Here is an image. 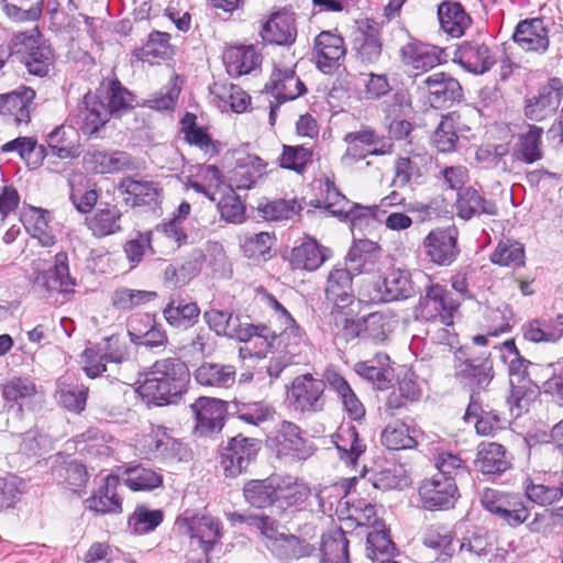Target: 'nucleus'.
<instances>
[{
	"label": "nucleus",
	"mask_w": 563,
	"mask_h": 563,
	"mask_svg": "<svg viewBox=\"0 0 563 563\" xmlns=\"http://www.w3.org/2000/svg\"><path fill=\"white\" fill-rule=\"evenodd\" d=\"M189 380V368L180 357H164L148 368L139 393L155 405H168L176 402L187 391Z\"/></svg>",
	"instance_id": "f257e3e1"
},
{
	"label": "nucleus",
	"mask_w": 563,
	"mask_h": 563,
	"mask_svg": "<svg viewBox=\"0 0 563 563\" xmlns=\"http://www.w3.org/2000/svg\"><path fill=\"white\" fill-rule=\"evenodd\" d=\"M454 376L472 394L481 395V390L494 378L493 361L485 353H477L471 346H462L454 353Z\"/></svg>",
	"instance_id": "f03ea898"
},
{
	"label": "nucleus",
	"mask_w": 563,
	"mask_h": 563,
	"mask_svg": "<svg viewBox=\"0 0 563 563\" xmlns=\"http://www.w3.org/2000/svg\"><path fill=\"white\" fill-rule=\"evenodd\" d=\"M284 329L277 333L266 324H257L255 338L260 341V350L256 354L265 355L267 352H278L284 357L296 358L307 349V338L305 332L297 324L295 319H288L283 324Z\"/></svg>",
	"instance_id": "7ed1b4c3"
},
{
	"label": "nucleus",
	"mask_w": 563,
	"mask_h": 563,
	"mask_svg": "<svg viewBox=\"0 0 563 563\" xmlns=\"http://www.w3.org/2000/svg\"><path fill=\"white\" fill-rule=\"evenodd\" d=\"M501 358L508 366L511 393L508 397L510 410L517 408L516 416H520L523 401H528L533 394V383L529 378L528 367L531 363L520 355L515 341L507 340L501 347Z\"/></svg>",
	"instance_id": "20e7f679"
},
{
	"label": "nucleus",
	"mask_w": 563,
	"mask_h": 563,
	"mask_svg": "<svg viewBox=\"0 0 563 563\" xmlns=\"http://www.w3.org/2000/svg\"><path fill=\"white\" fill-rule=\"evenodd\" d=\"M482 507L510 528H518L530 517V509L518 493L485 488L479 494Z\"/></svg>",
	"instance_id": "39448f33"
},
{
	"label": "nucleus",
	"mask_w": 563,
	"mask_h": 563,
	"mask_svg": "<svg viewBox=\"0 0 563 563\" xmlns=\"http://www.w3.org/2000/svg\"><path fill=\"white\" fill-rule=\"evenodd\" d=\"M15 56L29 74L45 77L54 64L52 47L33 33H14Z\"/></svg>",
	"instance_id": "423d86ee"
},
{
	"label": "nucleus",
	"mask_w": 563,
	"mask_h": 563,
	"mask_svg": "<svg viewBox=\"0 0 563 563\" xmlns=\"http://www.w3.org/2000/svg\"><path fill=\"white\" fill-rule=\"evenodd\" d=\"M325 383L311 374L297 376L287 391L289 405L299 412H319L323 410Z\"/></svg>",
	"instance_id": "0eeeda50"
},
{
	"label": "nucleus",
	"mask_w": 563,
	"mask_h": 563,
	"mask_svg": "<svg viewBox=\"0 0 563 563\" xmlns=\"http://www.w3.org/2000/svg\"><path fill=\"white\" fill-rule=\"evenodd\" d=\"M456 302L451 292L439 284L429 286L426 295L420 298L416 308L418 319L424 321H439L441 324L453 323V313L456 311Z\"/></svg>",
	"instance_id": "6e6552de"
},
{
	"label": "nucleus",
	"mask_w": 563,
	"mask_h": 563,
	"mask_svg": "<svg viewBox=\"0 0 563 563\" xmlns=\"http://www.w3.org/2000/svg\"><path fill=\"white\" fill-rule=\"evenodd\" d=\"M260 442L254 438L238 434L231 438L220 454V465L227 477H236L244 473L255 461Z\"/></svg>",
	"instance_id": "1a4fd4ad"
},
{
	"label": "nucleus",
	"mask_w": 563,
	"mask_h": 563,
	"mask_svg": "<svg viewBox=\"0 0 563 563\" xmlns=\"http://www.w3.org/2000/svg\"><path fill=\"white\" fill-rule=\"evenodd\" d=\"M526 498L540 507H549L563 500L562 476L551 472H532L522 481Z\"/></svg>",
	"instance_id": "9d476101"
},
{
	"label": "nucleus",
	"mask_w": 563,
	"mask_h": 563,
	"mask_svg": "<svg viewBox=\"0 0 563 563\" xmlns=\"http://www.w3.org/2000/svg\"><path fill=\"white\" fill-rule=\"evenodd\" d=\"M347 144L342 161L347 164L356 163L367 156H382L391 152L393 144L379 136L373 129L362 126L358 131L346 133Z\"/></svg>",
	"instance_id": "9b49d317"
},
{
	"label": "nucleus",
	"mask_w": 563,
	"mask_h": 563,
	"mask_svg": "<svg viewBox=\"0 0 563 563\" xmlns=\"http://www.w3.org/2000/svg\"><path fill=\"white\" fill-rule=\"evenodd\" d=\"M267 443L278 456L306 460L312 454V446L301 435V429L294 422L280 421L267 437Z\"/></svg>",
	"instance_id": "f8f14e48"
},
{
	"label": "nucleus",
	"mask_w": 563,
	"mask_h": 563,
	"mask_svg": "<svg viewBox=\"0 0 563 563\" xmlns=\"http://www.w3.org/2000/svg\"><path fill=\"white\" fill-rule=\"evenodd\" d=\"M422 507L427 510H448L453 508L460 498L456 481L442 474H434L422 481L419 486Z\"/></svg>",
	"instance_id": "ddd939ff"
},
{
	"label": "nucleus",
	"mask_w": 563,
	"mask_h": 563,
	"mask_svg": "<svg viewBox=\"0 0 563 563\" xmlns=\"http://www.w3.org/2000/svg\"><path fill=\"white\" fill-rule=\"evenodd\" d=\"M459 230L455 225L437 228L424 238L422 245L430 261L439 266H450L460 254Z\"/></svg>",
	"instance_id": "4468645a"
},
{
	"label": "nucleus",
	"mask_w": 563,
	"mask_h": 563,
	"mask_svg": "<svg viewBox=\"0 0 563 563\" xmlns=\"http://www.w3.org/2000/svg\"><path fill=\"white\" fill-rule=\"evenodd\" d=\"M203 320L217 335L240 342L253 340L257 330V324L243 321L240 316L228 310L211 308L203 312Z\"/></svg>",
	"instance_id": "2eb2a0df"
},
{
	"label": "nucleus",
	"mask_w": 563,
	"mask_h": 563,
	"mask_svg": "<svg viewBox=\"0 0 563 563\" xmlns=\"http://www.w3.org/2000/svg\"><path fill=\"white\" fill-rule=\"evenodd\" d=\"M195 417V433L200 437H209L219 433L223 427L228 413L227 402L212 397H199L190 405Z\"/></svg>",
	"instance_id": "dca6fc26"
},
{
	"label": "nucleus",
	"mask_w": 563,
	"mask_h": 563,
	"mask_svg": "<svg viewBox=\"0 0 563 563\" xmlns=\"http://www.w3.org/2000/svg\"><path fill=\"white\" fill-rule=\"evenodd\" d=\"M453 62L474 75H484L496 64L495 53L481 38L465 40L454 52Z\"/></svg>",
	"instance_id": "f3484780"
},
{
	"label": "nucleus",
	"mask_w": 563,
	"mask_h": 563,
	"mask_svg": "<svg viewBox=\"0 0 563 563\" xmlns=\"http://www.w3.org/2000/svg\"><path fill=\"white\" fill-rule=\"evenodd\" d=\"M543 129L527 124L511 136L510 155L514 162L526 165L534 164L543 158Z\"/></svg>",
	"instance_id": "a211bd4d"
},
{
	"label": "nucleus",
	"mask_w": 563,
	"mask_h": 563,
	"mask_svg": "<svg viewBox=\"0 0 563 563\" xmlns=\"http://www.w3.org/2000/svg\"><path fill=\"white\" fill-rule=\"evenodd\" d=\"M432 163L428 153H413L395 161L391 185L397 188L417 186L424 183Z\"/></svg>",
	"instance_id": "6ab92c4d"
},
{
	"label": "nucleus",
	"mask_w": 563,
	"mask_h": 563,
	"mask_svg": "<svg viewBox=\"0 0 563 563\" xmlns=\"http://www.w3.org/2000/svg\"><path fill=\"white\" fill-rule=\"evenodd\" d=\"M350 267H333L327 278L325 299L332 305L334 313L349 309L354 303L353 276Z\"/></svg>",
	"instance_id": "aec40b11"
},
{
	"label": "nucleus",
	"mask_w": 563,
	"mask_h": 563,
	"mask_svg": "<svg viewBox=\"0 0 563 563\" xmlns=\"http://www.w3.org/2000/svg\"><path fill=\"white\" fill-rule=\"evenodd\" d=\"M511 38L528 53L544 54L550 46L549 29L540 18L519 21Z\"/></svg>",
	"instance_id": "412c9836"
},
{
	"label": "nucleus",
	"mask_w": 563,
	"mask_h": 563,
	"mask_svg": "<svg viewBox=\"0 0 563 563\" xmlns=\"http://www.w3.org/2000/svg\"><path fill=\"white\" fill-rule=\"evenodd\" d=\"M110 115L103 101L86 95L76 111L71 113L70 120L84 134L92 135L106 124Z\"/></svg>",
	"instance_id": "4be33fe9"
},
{
	"label": "nucleus",
	"mask_w": 563,
	"mask_h": 563,
	"mask_svg": "<svg viewBox=\"0 0 563 563\" xmlns=\"http://www.w3.org/2000/svg\"><path fill=\"white\" fill-rule=\"evenodd\" d=\"M428 100L433 108H446L463 98V90L457 79L445 73H434L423 81Z\"/></svg>",
	"instance_id": "5701e85b"
},
{
	"label": "nucleus",
	"mask_w": 563,
	"mask_h": 563,
	"mask_svg": "<svg viewBox=\"0 0 563 563\" xmlns=\"http://www.w3.org/2000/svg\"><path fill=\"white\" fill-rule=\"evenodd\" d=\"M353 49L364 64H375L382 56L383 44L379 24L374 20L363 21L354 33Z\"/></svg>",
	"instance_id": "b1692460"
},
{
	"label": "nucleus",
	"mask_w": 563,
	"mask_h": 563,
	"mask_svg": "<svg viewBox=\"0 0 563 563\" xmlns=\"http://www.w3.org/2000/svg\"><path fill=\"white\" fill-rule=\"evenodd\" d=\"M317 67L324 74H332L345 56L344 41L331 32H321L314 40Z\"/></svg>",
	"instance_id": "393cba45"
},
{
	"label": "nucleus",
	"mask_w": 563,
	"mask_h": 563,
	"mask_svg": "<svg viewBox=\"0 0 563 563\" xmlns=\"http://www.w3.org/2000/svg\"><path fill=\"white\" fill-rule=\"evenodd\" d=\"M117 188L125 195V205L132 208L156 205L162 191L158 183L133 177L122 178Z\"/></svg>",
	"instance_id": "a878e982"
},
{
	"label": "nucleus",
	"mask_w": 563,
	"mask_h": 563,
	"mask_svg": "<svg viewBox=\"0 0 563 563\" xmlns=\"http://www.w3.org/2000/svg\"><path fill=\"white\" fill-rule=\"evenodd\" d=\"M401 63L418 73H427L441 62V49L419 41H410L401 46Z\"/></svg>",
	"instance_id": "bb28decb"
},
{
	"label": "nucleus",
	"mask_w": 563,
	"mask_h": 563,
	"mask_svg": "<svg viewBox=\"0 0 563 563\" xmlns=\"http://www.w3.org/2000/svg\"><path fill=\"white\" fill-rule=\"evenodd\" d=\"M265 88L271 90L279 103L295 100L307 92L305 84L292 67H275Z\"/></svg>",
	"instance_id": "cd10ccee"
},
{
	"label": "nucleus",
	"mask_w": 563,
	"mask_h": 563,
	"mask_svg": "<svg viewBox=\"0 0 563 563\" xmlns=\"http://www.w3.org/2000/svg\"><path fill=\"white\" fill-rule=\"evenodd\" d=\"M195 382L203 387L213 389H229L234 386L236 380V368L234 365L202 362L194 371Z\"/></svg>",
	"instance_id": "c85d7f7f"
},
{
	"label": "nucleus",
	"mask_w": 563,
	"mask_h": 563,
	"mask_svg": "<svg viewBox=\"0 0 563 563\" xmlns=\"http://www.w3.org/2000/svg\"><path fill=\"white\" fill-rule=\"evenodd\" d=\"M46 152L60 159L79 156L80 137L76 128L59 125L51 131L45 139Z\"/></svg>",
	"instance_id": "c756f323"
},
{
	"label": "nucleus",
	"mask_w": 563,
	"mask_h": 563,
	"mask_svg": "<svg viewBox=\"0 0 563 563\" xmlns=\"http://www.w3.org/2000/svg\"><path fill=\"white\" fill-rule=\"evenodd\" d=\"M264 42L268 44L289 46L295 43L297 30L292 14L277 12L273 14L263 25L260 32Z\"/></svg>",
	"instance_id": "7c9ffc66"
},
{
	"label": "nucleus",
	"mask_w": 563,
	"mask_h": 563,
	"mask_svg": "<svg viewBox=\"0 0 563 563\" xmlns=\"http://www.w3.org/2000/svg\"><path fill=\"white\" fill-rule=\"evenodd\" d=\"M35 283L47 291L70 292L76 285L69 274L68 256L65 252L55 255L54 266L40 273Z\"/></svg>",
	"instance_id": "2f4dec72"
},
{
	"label": "nucleus",
	"mask_w": 563,
	"mask_h": 563,
	"mask_svg": "<svg viewBox=\"0 0 563 563\" xmlns=\"http://www.w3.org/2000/svg\"><path fill=\"white\" fill-rule=\"evenodd\" d=\"M438 18L441 30L454 38L463 36L472 24V18L456 1H442L438 5Z\"/></svg>",
	"instance_id": "473e14b6"
},
{
	"label": "nucleus",
	"mask_w": 563,
	"mask_h": 563,
	"mask_svg": "<svg viewBox=\"0 0 563 563\" xmlns=\"http://www.w3.org/2000/svg\"><path fill=\"white\" fill-rule=\"evenodd\" d=\"M331 441L335 445L340 459L347 465H355L366 450V444L360 438L355 426L351 423H342L331 435Z\"/></svg>",
	"instance_id": "72a5a7b5"
},
{
	"label": "nucleus",
	"mask_w": 563,
	"mask_h": 563,
	"mask_svg": "<svg viewBox=\"0 0 563 563\" xmlns=\"http://www.w3.org/2000/svg\"><path fill=\"white\" fill-rule=\"evenodd\" d=\"M475 466L483 474L499 475L511 466V462L504 445L496 442H482L477 448Z\"/></svg>",
	"instance_id": "f704fd0d"
},
{
	"label": "nucleus",
	"mask_w": 563,
	"mask_h": 563,
	"mask_svg": "<svg viewBox=\"0 0 563 563\" xmlns=\"http://www.w3.org/2000/svg\"><path fill=\"white\" fill-rule=\"evenodd\" d=\"M382 256V247L374 241L361 239L354 241L347 255L346 263L354 274L360 275L374 271Z\"/></svg>",
	"instance_id": "c9c22d12"
},
{
	"label": "nucleus",
	"mask_w": 563,
	"mask_h": 563,
	"mask_svg": "<svg viewBox=\"0 0 563 563\" xmlns=\"http://www.w3.org/2000/svg\"><path fill=\"white\" fill-rule=\"evenodd\" d=\"M277 489L278 476H269L264 479H250L244 484L243 496L245 501L254 508H276Z\"/></svg>",
	"instance_id": "e433bc0d"
},
{
	"label": "nucleus",
	"mask_w": 563,
	"mask_h": 563,
	"mask_svg": "<svg viewBox=\"0 0 563 563\" xmlns=\"http://www.w3.org/2000/svg\"><path fill=\"white\" fill-rule=\"evenodd\" d=\"M85 163L98 174H112L134 167L131 155L122 151L111 153L99 150L88 151Z\"/></svg>",
	"instance_id": "4c0bfd02"
},
{
	"label": "nucleus",
	"mask_w": 563,
	"mask_h": 563,
	"mask_svg": "<svg viewBox=\"0 0 563 563\" xmlns=\"http://www.w3.org/2000/svg\"><path fill=\"white\" fill-rule=\"evenodd\" d=\"M472 418L475 419L476 432L481 435H492L503 428L498 412L484 406L478 393L471 394L470 404L464 415L466 421Z\"/></svg>",
	"instance_id": "58836bf2"
},
{
	"label": "nucleus",
	"mask_w": 563,
	"mask_h": 563,
	"mask_svg": "<svg viewBox=\"0 0 563 563\" xmlns=\"http://www.w3.org/2000/svg\"><path fill=\"white\" fill-rule=\"evenodd\" d=\"M331 255L330 249L322 246L313 239H308L292 249L290 264L294 268L313 272Z\"/></svg>",
	"instance_id": "ea45409f"
},
{
	"label": "nucleus",
	"mask_w": 563,
	"mask_h": 563,
	"mask_svg": "<svg viewBox=\"0 0 563 563\" xmlns=\"http://www.w3.org/2000/svg\"><path fill=\"white\" fill-rule=\"evenodd\" d=\"M267 164L256 155H247L239 159L230 172V186L236 189H250L265 174Z\"/></svg>",
	"instance_id": "a19ab883"
},
{
	"label": "nucleus",
	"mask_w": 563,
	"mask_h": 563,
	"mask_svg": "<svg viewBox=\"0 0 563 563\" xmlns=\"http://www.w3.org/2000/svg\"><path fill=\"white\" fill-rule=\"evenodd\" d=\"M223 62L231 77L250 74L261 65L262 56L254 46H234L225 51Z\"/></svg>",
	"instance_id": "79ce46f5"
},
{
	"label": "nucleus",
	"mask_w": 563,
	"mask_h": 563,
	"mask_svg": "<svg viewBox=\"0 0 563 563\" xmlns=\"http://www.w3.org/2000/svg\"><path fill=\"white\" fill-rule=\"evenodd\" d=\"M119 484L118 476L108 475L98 490L87 499V507L98 514L120 512L122 499L117 493Z\"/></svg>",
	"instance_id": "37998d69"
},
{
	"label": "nucleus",
	"mask_w": 563,
	"mask_h": 563,
	"mask_svg": "<svg viewBox=\"0 0 563 563\" xmlns=\"http://www.w3.org/2000/svg\"><path fill=\"white\" fill-rule=\"evenodd\" d=\"M456 209L457 216L465 220L481 214H497L495 202L487 200L473 187L464 188L457 192Z\"/></svg>",
	"instance_id": "c03bdc74"
},
{
	"label": "nucleus",
	"mask_w": 563,
	"mask_h": 563,
	"mask_svg": "<svg viewBox=\"0 0 563 563\" xmlns=\"http://www.w3.org/2000/svg\"><path fill=\"white\" fill-rule=\"evenodd\" d=\"M560 89L552 84L539 89L538 95L528 99L525 107V114L533 121H541L558 108L561 98Z\"/></svg>",
	"instance_id": "a18cd8bd"
},
{
	"label": "nucleus",
	"mask_w": 563,
	"mask_h": 563,
	"mask_svg": "<svg viewBox=\"0 0 563 563\" xmlns=\"http://www.w3.org/2000/svg\"><path fill=\"white\" fill-rule=\"evenodd\" d=\"M187 532L191 538H196L208 553L221 538V523L211 516L195 515L187 522Z\"/></svg>",
	"instance_id": "49530a36"
},
{
	"label": "nucleus",
	"mask_w": 563,
	"mask_h": 563,
	"mask_svg": "<svg viewBox=\"0 0 563 563\" xmlns=\"http://www.w3.org/2000/svg\"><path fill=\"white\" fill-rule=\"evenodd\" d=\"M383 285V298L385 301L407 299L416 294L411 273L408 269H390L385 276Z\"/></svg>",
	"instance_id": "de8ad7c7"
},
{
	"label": "nucleus",
	"mask_w": 563,
	"mask_h": 563,
	"mask_svg": "<svg viewBox=\"0 0 563 563\" xmlns=\"http://www.w3.org/2000/svg\"><path fill=\"white\" fill-rule=\"evenodd\" d=\"M24 228L33 239H37L41 245L52 246L56 243V236L49 227V214L46 210L30 207L22 216Z\"/></svg>",
	"instance_id": "09e8293b"
},
{
	"label": "nucleus",
	"mask_w": 563,
	"mask_h": 563,
	"mask_svg": "<svg viewBox=\"0 0 563 563\" xmlns=\"http://www.w3.org/2000/svg\"><path fill=\"white\" fill-rule=\"evenodd\" d=\"M35 96V90L26 86H21L9 92L7 117L16 125L27 124L31 120Z\"/></svg>",
	"instance_id": "8fccbe9b"
},
{
	"label": "nucleus",
	"mask_w": 563,
	"mask_h": 563,
	"mask_svg": "<svg viewBox=\"0 0 563 563\" xmlns=\"http://www.w3.org/2000/svg\"><path fill=\"white\" fill-rule=\"evenodd\" d=\"M277 490L276 509L279 511L300 507L310 495V488L305 483L292 481L290 477L278 476Z\"/></svg>",
	"instance_id": "3c124183"
},
{
	"label": "nucleus",
	"mask_w": 563,
	"mask_h": 563,
	"mask_svg": "<svg viewBox=\"0 0 563 563\" xmlns=\"http://www.w3.org/2000/svg\"><path fill=\"white\" fill-rule=\"evenodd\" d=\"M200 314L196 302H187L180 298H173L163 310L166 322L174 328L187 329L192 327Z\"/></svg>",
	"instance_id": "603ef678"
},
{
	"label": "nucleus",
	"mask_w": 563,
	"mask_h": 563,
	"mask_svg": "<svg viewBox=\"0 0 563 563\" xmlns=\"http://www.w3.org/2000/svg\"><path fill=\"white\" fill-rule=\"evenodd\" d=\"M121 211L112 206L96 210L86 218V223L93 236L104 238L121 231Z\"/></svg>",
	"instance_id": "864d4df0"
},
{
	"label": "nucleus",
	"mask_w": 563,
	"mask_h": 563,
	"mask_svg": "<svg viewBox=\"0 0 563 563\" xmlns=\"http://www.w3.org/2000/svg\"><path fill=\"white\" fill-rule=\"evenodd\" d=\"M268 548L282 562L307 558L314 551V547L306 540L286 533L282 536L278 542L272 543Z\"/></svg>",
	"instance_id": "5fc2aeb1"
},
{
	"label": "nucleus",
	"mask_w": 563,
	"mask_h": 563,
	"mask_svg": "<svg viewBox=\"0 0 563 563\" xmlns=\"http://www.w3.org/2000/svg\"><path fill=\"white\" fill-rule=\"evenodd\" d=\"M388 362L389 356L387 354H377L373 360L357 362L354 365V371L378 389H386L390 383Z\"/></svg>",
	"instance_id": "6e6d98bb"
},
{
	"label": "nucleus",
	"mask_w": 563,
	"mask_h": 563,
	"mask_svg": "<svg viewBox=\"0 0 563 563\" xmlns=\"http://www.w3.org/2000/svg\"><path fill=\"white\" fill-rule=\"evenodd\" d=\"M320 563H350L349 540L340 528L322 537Z\"/></svg>",
	"instance_id": "4d7b16f0"
},
{
	"label": "nucleus",
	"mask_w": 563,
	"mask_h": 563,
	"mask_svg": "<svg viewBox=\"0 0 563 563\" xmlns=\"http://www.w3.org/2000/svg\"><path fill=\"white\" fill-rule=\"evenodd\" d=\"M101 361L106 363H114L121 365L120 374L122 380L128 379V369L136 371V362L130 357L129 347L125 343L120 342L119 338L111 335L104 340Z\"/></svg>",
	"instance_id": "13d9d810"
},
{
	"label": "nucleus",
	"mask_w": 563,
	"mask_h": 563,
	"mask_svg": "<svg viewBox=\"0 0 563 563\" xmlns=\"http://www.w3.org/2000/svg\"><path fill=\"white\" fill-rule=\"evenodd\" d=\"M170 35L166 32L153 31L147 42L134 51V56L143 62L153 64L156 59H167L173 55L169 43Z\"/></svg>",
	"instance_id": "bf43d9fd"
},
{
	"label": "nucleus",
	"mask_w": 563,
	"mask_h": 563,
	"mask_svg": "<svg viewBox=\"0 0 563 563\" xmlns=\"http://www.w3.org/2000/svg\"><path fill=\"white\" fill-rule=\"evenodd\" d=\"M416 430L405 422L389 423L382 432V443L388 450H407L417 446Z\"/></svg>",
	"instance_id": "052dcab7"
},
{
	"label": "nucleus",
	"mask_w": 563,
	"mask_h": 563,
	"mask_svg": "<svg viewBox=\"0 0 563 563\" xmlns=\"http://www.w3.org/2000/svg\"><path fill=\"white\" fill-rule=\"evenodd\" d=\"M181 124L185 140L190 145L197 146L209 156H213L219 152L218 142L211 139L205 128L196 124V117L194 114L187 113L181 120Z\"/></svg>",
	"instance_id": "680f3d73"
},
{
	"label": "nucleus",
	"mask_w": 563,
	"mask_h": 563,
	"mask_svg": "<svg viewBox=\"0 0 563 563\" xmlns=\"http://www.w3.org/2000/svg\"><path fill=\"white\" fill-rule=\"evenodd\" d=\"M70 377H62L57 384L58 402L68 411L81 412L86 407L88 388L73 384Z\"/></svg>",
	"instance_id": "e2e57ef3"
},
{
	"label": "nucleus",
	"mask_w": 563,
	"mask_h": 563,
	"mask_svg": "<svg viewBox=\"0 0 563 563\" xmlns=\"http://www.w3.org/2000/svg\"><path fill=\"white\" fill-rule=\"evenodd\" d=\"M489 258L493 264L499 266L522 267L526 258L525 246L517 241H500Z\"/></svg>",
	"instance_id": "0e129e2a"
},
{
	"label": "nucleus",
	"mask_w": 563,
	"mask_h": 563,
	"mask_svg": "<svg viewBox=\"0 0 563 563\" xmlns=\"http://www.w3.org/2000/svg\"><path fill=\"white\" fill-rule=\"evenodd\" d=\"M124 484L135 492L152 490L163 484V476L152 468L136 465L126 470Z\"/></svg>",
	"instance_id": "69168bd1"
},
{
	"label": "nucleus",
	"mask_w": 563,
	"mask_h": 563,
	"mask_svg": "<svg viewBox=\"0 0 563 563\" xmlns=\"http://www.w3.org/2000/svg\"><path fill=\"white\" fill-rule=\"evenodd\" d=\"M106 107L111 115H121L123 112L133 108L135 102L134 95L129 91L118 80H111L106 90Z\"/></svg>",
	"instance_id": "338daca9"
},
{
	"label": "nucleus",
	"mask_w": 563,
	"mask_h": 563,
	"mask_svg": "<svg viewBox=\"0 0 563 563\" xmlns=\"http://www.w3.org/2000/svg\"><path fill=\"white\" fill-rule=\"evenodd\" d=\"M164 519L161 509L151 510L145 506H137L128 520L129 529L135 534H145L155 530Z\"/></svg>",
	"instance_id": "774afa93"
}]
</instances>
